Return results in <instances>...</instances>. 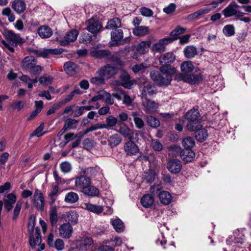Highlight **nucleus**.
I'll use <instances>...</instances> for the list:
<instances>
[{"label": "nucleus", "instance_id": "obj_1", "mask_svg": "<svg viewBox=\"0 0 251 251\" xmlns=\"http://www.w3.org/2000/svg\"><path fill=\"white\" fill-rule=\"evenodd\" d=\"M176 71V68L170 65H163L159 70L151 71L150 75L151 79L159 86L168 85L172 79L171 74L175 73Z\"/></svg>", "mask_w": 251, "mask_h": 251}, {"label": "nucleus", "instance_id": "obj_2", "mask_svg": "<svg viewBox=\"0 0 251 251\" xmlns=\"http://www.w3.org/2000/svg\"><path fill=\"white\" fill-rule=\"evenodd\" d=\"M3 34L7 41L11 45L4 40H2L1 43L10 52H13L14 51V49L12 46H17L18 44H22L25 42V39L21 37L18 34H16L11 30H5Z\"/></svg>", "mask_w": 251, "mask_h": 251}, {"label": "nucleus", "instance_id": "obj_3", "mask_svg": "<svg viewBox=\"0 0 251 251\" xmlns=\"http://www.w3.org/2000/svg\"><path fill=\"white\" fill-rule=\"evenodd\" d=\"M199 117L200 113L197 109H191L186 113L185 115V119L187 122L186 128L189 131H194L201 127V122L199 119Z\"/></svg>", "mask_w": 251, "mask_h": 251}, {"label": "nucleus", "instance_id": "obj_4", "mask_svg": "<svg viewBox=\"0 0 251 251\" xmlns=\"http://www.w3.org/2000/svg\"><path fill=\"white\" fill-rule=\"evenodd\" d=\"M34 221L30 220L28 223V231L30 233L29 244L32 247L41 243V237L40 229L36 227L34 231Z\"/></svg>", "mask_w": 251, "mask_h": 251}, {"label": "nucleus", "instance_id": "obj_5", "mask_svg": "<svg viewBox=\"0 0 251 251\" xmlns=\"http://www.w3.org/2000/svg\"><path fill=\"white\" fill-rule=\"evenodd\" d=\"M172 42V39L164 38L154 43L151 47V50L153 53H162L166 50L167 45Z\"/></svg>", "mask_w": 251, "mask_h": 251}, {"label": "nucleus", "instance_id": "obj_6", "mask_svg": "<svg viewBox=\"0 0 251 251\" xmlns=\"http://www.w3.org/2000/svg\"><path fill=\"white\" fill-rule=\"evenodd\" d=\"M33 204L34 207L40 211H43L45 206V198L42 192L36 189L33 196Z\"/></svg>", "mask_w": 251, "mask_h": 251}, {"label": "nucleus", "instance_id": "obj_7", "mask_svg": "<svg viewBox=\"0 0 251 251\" xmlns=\"http://www.w3.org/2000/svg\"><path fill=\"white\" fill-rule=\"evenodd\" d=\"M75 186L76 189L81 192L88 185L91 184V179L83 174L80 175L75 178Z\"/></svg>", "mask_w": 251, "mask_h": 251}, {"label": "nucleus", "instance_id": "obj_8", "mask_svg": "<svg viewBox=\"0 0 251 251\" xmlns=\"http://www.w3.org/2000/svg\"><path fill=\"white\" fill-rule=\"evenodd\" d=\"M93 244L94 242L92 238L88 237H81L76 242V248L82 251H86L90 249Z\"/></svg>", "mask_w": 251, "mask_h": 251}, {"label": "nucleus", "instance_id": "obj_9", "mask_svg": "<svg viewBox=\"0 0 251 251\" xmlns=\"http://www.w3.org/2000/svg\"><path fill=\"white\" fill-rule=\"evenodd\" d=\"M47 244L51 248H54L57 251H62L64 248L63 241L59 238L54 240V236L52 233H50L47 238Z\"/></svg>", "mask_w": 251, "mask_h": 251}, {"label": "nucleus", "instance_id": "obj_10", "mask_svg": "<svg viewBox=\"0 0 251 251\" xmlns=\"http://www.w3.org/2000/svg\"><path fill=\"white\" fill-rule=\"evenodd\" d=\"M153 36H149L146 40L142 41L137 46L136 50L140 54H144L147 53L151 44Z\"/></svg>", "mask_w": 251, "mask_h": 251}, {"label": "nucleus", "instance_id": "obj_11", "mask_svg": "<svg viewBox=\"0 0 251 251\" xmlns=\"http://www.w3.org/2000/svg\"><path fill=\"white\" fill-rule=\"evenodd\" d=\"M142 99V104L146 113H149L154 112L158 107V103L155 101L149 100L147 98Z\"/></svg>", "mask_w": 251, "mask_h": 251}, {"label": "nucleus", "instance_id": "obj_12", "mask_svg": "<svg viewBox=\"0 0 251 251\" xmlns=\"http://www.w3.org/2000/svg\"><path fill=\"white\" fill-rule=\"evenodd\" d=\"M73 229V227L70 224H63L58 228L59 236L63 238L69 239L72 236Z\"/></svg>", "mask_w": 251, "mask_h": 251}, {"label": "nucleus", "instance_id": "obj_13", "mask_svg": "<svg viewBox=\"0 0 251 251\" xmlns=\"http://www.w3.org/2000/svg\"><path fill=\"white\" fill-rule=\"evenodd\" d=\"M124 150L126 154L128 155H135L139 151L138 147L132 140H129L125 143Z\"/></svg>", "mask_w": 251, "mask_h": 251}, {"label": "nucleus", "instance_id": "obj_14", "mask_svg": "<svg viewBox=\"0 0 251 251\" xmlns=\"http://www.w3.org/2000/svg\"><path fill=\"white\" fill-rule=\"evenodd\" d=\"M222 13L226 18L231 17L233 16H235L237 18H240L243 17L244 15V13L237 9H235L230 3L222 11Z\"/></svg>", "mask_w": 251, "mask_h": 251}, {"label": "nucleus", "instance_id": "obj_15", "mask_svg": "<svg viewBox=\"0 0 251 251\" xmlns=\"http://www.w3.org/2000/svg\"><path fill=\"white\" fill-rule=\"evenodd\" d=\"M116 73L117 70L115 67L106 65L100 69L99 74L101 76L108 79L115 75Z\"/></svg>", "mask_w": 251, "mask_h": 251}, {"label": "nucleus", "instance_id": "obj_16", "mask_svg": "<svg viewBox=\"0 0 251 251\" xmlns=\"http://www.w3.org/2000/svg\"><path fill=\"white\" fill-rule=\"evenodd\" d=\"M167 169L173 174L178 173L182 169L181 163L178 159H171L167 163Z\"/></svg>", "mask_w": 251, "mask_h": 251}, {"label": "nucleus", "instance_id": "obj_17", "mask_svg": "<svg viewBox=\"0 0 251 251\" xmlns=\"http://www.w3.org/2000/svg\"><path fill=\"white\" fill-rule=\"evenodd\" d=\"M78 35V31L76 29H73L67 32L65 37L64 40L60 41V44L61 46H66L71 42L75 41Z\"/></svg>", "mask_w": 251, "mask_h": 251}, {"label": "nucleus", "instance_id": "obj_18", "mask_svg": "<svg viewBox=\"0 0 251 251\" xmlns=\"http://www.w3.org/2000/svg\"><path fill=\"white\" fill-rule=\"evenodd\" d=\"M86 24L87 25V30L92 33H97L102 27L99 22L94 18L88 20L86 22Z\"/></svg>", "mask_w": 251, "mask_h": 251}, {"label": "nucleus", "instance_id": "obj_19", "mask_svg": "<svg viewBox=\"0 0 251 251\" xmlns=\"http://www.w3.org/2000/svg\"><path fill=\"white\" fill-rule=\"evenodd\" d=\"M176 59V55L172 52H168L160 55L159 61L163 65H170L173 63Z\"/></svg>", "mask_w": 251, "mask_h": 251}, {"label": "nucleus", "instance_id": "obj_20", "mask_svg": "<svg viewBox=\"0 0 251 251\" xmlns=\"http://www.w3.org/2000/svg\"><path fill=\"white\" fill-rule=\"evenodd\" d=\"M181 79L190 84H195L202 79V76L201 75H180Z\"/></svg>", "mask_w": 251, "mask_h": 251}, {"label": "nucleus", "instance_id": "obj_21", "mask_svg": "<svg viewBox=\"0 0 251 251\" xmlns=\"http://www.w3.org/2000/svg\"><path fill=\"white\" fill-rule=\"evenodd\" d=\"M156 87L150 84L145 85L142 89V98H147L148 96H151L157 93Z\"/></svg>", "mask_w": 251, "mask_h": 251}, {"label": "nucleus", "instance_id": "obj_22", "mask_svg": "<svg viewBox=\"0 0 251 251\" xmlns=\"http://www.w3.org/2000/svg\"><path fill=\"white\" fill-rule=\"evenodd\" d=\"M12 8L18 14L23 13L26 9V4L23 0H14L12 3Z\"/></svg>", "mask_w": 251, "mask_h": 251}, {"label": "nucleus", "instance_id": "obj_23", "mask_svg": "<svg viewBox=\"0 0 251 251\" xmlns=\"http://www.w3.org/2000/svg\"><path fill=\"white\" fill-rule=\"evenodd\" d=\"M35 64H36V61L33 56L25 57L22 62V68L28 71Z\"/></svg>", "mask_w": 251, "mask_h": 251}, {"label": "nucleus", "instance_id": "obj_24", "mask_svg": "<svg viewBox=\"0 0 251 251\" xmlns=\"http://www.w3.org/2000/svg\"><path fill=\"white\" fill-rule=\"evenodd\" d=\"M211 11L209 8L204 7L201 8L199 10L189 15L187 17V19L189 20H193L199 19L200 17L208 13Z\"/></svg>", "mask_w": 251, "mask_h": 251}, {"label": "nucleus", "instance_id": "obj_25", "mask_svg": "<svg viewBox=\"0 0 251 251\" xmlns=\"http://www.w3.org/2000/svg\"><path fill=\"white\" fill-rule=\"evenodd\" d=\"M81 192L85 196L91 197H98L100 195L99 189L90 184Z\"/></svg>", "mask_w": 251, "mask_h": 251}, {"label": "nucleus", "instance_id": "obj_26", "mask_svg": "<svg viewBox=\"0 0 251 251\" xmlns=\"http://www.w3.org/2000/svg\"><path fill=\"white\" fill-rule=\"evenodd\" d=\"M39 36L42 38H48L52 35V29L47 25L40 26L37 30Z\"/></svg>", "mask_w": 251, "mask_h": 251}, {"label": "nucleus", "instance_id": "obj_27", "mask_svg": "<svg viewBox=\"0 0 251 251\" xmlns=\"http://www.w3.org/2000/svg\"><path fill=\"white\" fill-rule=\"evenodd\" d=\"M78 215L74 210H70L67 212L64 217L65 220L68 222L67 224L75 225L77 223Z\"/></svg>", "mask_w": 251, "mask_h": 251}, {"label": "nucleus", "instance_id": "obj_28", "mask_svg": "<svg viewBox=\"0 0 251 251\" xmlns=\"http://www.w3.org/2000/svg\"><path fill=\"white\" fill-rule=\"evenodd\" d=\"M16 201V197L13 193H10L8 194L6 198L3 200V203L4 206L8 211L11 210L12 208V205Z\"/></svg>", "mask_w": 251, "mask_h": 251}, {"label": "nucleus", "instance_id": "obj_29", "mask_svg": "<svg viewBox=\"0 0 251 251\" xmlns=\"http://www.w3.org/2000/svg\"><path fill=\"white\" fill-rule=\"evenodd\" d=\"M150 28L147 26H137L133 29V34L139 37L145 36L150 33Z\"/></svg>", "mask_w": 251, "mask_h": 251}, {"label": "nucleus", "instance_id": "obj_30", "mask_svg": "<svg viewBox=\"0 0 251 251\" xmlns=\"http://www.w3.org/2000/svg\"><path fill=\"white\" fill-rule=\"evenodd\" d=\"M120 78L122 81L121 85L125 88L129 89L132 85L130 81V76L126 71H122L120 75Z\"/></svg>", "mask_w": 251, "mask_h": 251}, {"label": "nucleus", "instance_id": "obj_31", "mask_svg": "<svg viewBox=\"0 0 251 251\" xmlns=\"http://www.w3.org/2000/svg\"><path fill=\"white\" fill-rule=\"evenodd\" d=\"M201 128V127L197 128L194 131H195V137L196 139L198 141L202 142L207 138L208 134L207 131L205 129Z\"/></svg>", "mask_w": 251, "mask_h": 251}, {"label": "nucleus", "instance_id": "obj_32", "mask_svg": "<svg viewBox=\"0 0 251 251\" xmlns=\"http://www.w3.org/2000/svg\"><path fill=\"white\" fill-rule=\"evenodd\" d=\"M118 132L124 137L129 140H132L134 137V132L126 125L120 127Z\"/></svg>", "mask_w": 251, "mask_h": 251}, {"label": "nucleus", "instance_id": "obj_33", "mask_svg": "<svg viewBox=\"0 0 251 251\" xmlns=\"http://www.w3.org/2000/svg\"><path fill=\"white\" fill-rule=\"evenodd\" d=\"M110 223L117 232H121L124 231L125 228L124 223L119 218L112 219Z\"/></svg>", "mask_w": 251, "mask_h": 251}, {"label": "nucleus", "instance_id": "obj_34", "mask_svg": "<svg viewBox=\"0 0 251 251\" xmlns=\"http://www.w3.org/2000/svg\"><path fill=\"white\" fill-rule=\"evenodd\" d=\"M84 205L85 209L96 214H100L103 210L102 206L93 204L89 202L85 203Z\"/></svg>", "mask_w": 251, "mask_h": 251}, {"label": "nucleus", "instance_id": "obj_35", "mask_svg": "<svg viewBox=\"0 0 251 251\" xmlns=\"http://www.w3.org/2000/svg\"><path fill=\"white\" fill-rule=\"evenodd\" d=\"M160 201L165 205L170 203L172 200V197L171 194L165 191L161 192L159 194Z\"/></svg>", "mask_w": 251, "mask_h": 251}, {"label": "nucleus", "instance_id": "obj_36", "mask_svg": "<svg viewBox=\"0 0 251 251\" xmlns=\"http://www.w3.org/2000/svg\"><path fill=\"white\" fill-rule=\"evenodd\" d=\"M183 52L186 58H192L197 55L198 50L195 46H189L184 49Z\"/></svg>", "mask_w": 251, "mask_h": 251}, {"label": "nucleus", "instance_id": "obj_37", "mask_svg": "<svg viewBox=\"0 0 251 251\" xmlns=\"http://www.w3.org/2000/svg\"><path fill=\"white\" fill-rule=\"evenodd\" d=\"M64 68L66 73L70 75H74L76 72L77 67L72 62H68L65 63Z\"/></svg>", "mask_w": 251, "mask_h": 251}, {"label": "nucleus", "instance_id": "obj_38", "mask_svg": "<svg viewBox=\"0 0 251 251\" xmlns=\"http://www.w3.org/2000/svg\"><path fill=\"white\" fill-rule=\"evenodd\" d=\"M141 203L145 208L151 207L154 202L152 196L150 194L145 195L141 199Z\"/></svg>", "mask_w": 251, "mask_h": 251}, {"label": "nucleus", "instance_id": "obj_39", "mask_svg": "<svg viewBox=\"0 0 251 251\" xmlns=\"http://www.w3.org/2000/svg\"><path fill=\"white\" fill-rule=\"evenodd\" d=\"M106 124H102L103 128L111 129L114 127L118 123V119L117 118L113 116H109L105 119Z\"/></svg>", "mask_w": 251, "mask_h": 251}, {"label": "nucleus", "instance_id": "obj_40", "mask_svg": "<svg viewBox=\"0 0 251 251\" xmlns=\"http://www.w3.org/2000/svg\"><path fill=\"white\" fill-rule=\"evenodd\" d=\"M57 210L56 206H52L49 211L50 221L51 225L53 226L58 221Z\"/></svg>", "mask_w": 251, "mask_h": 251}, {"label": "nucleus", "instance_id": "obj_41", "mask_svg": "<svg viewBox=\"0 0 251 251\" xmlns=\"http://www.w3.org/2000/svg\"><path fill=\"white\" fill-rule=\"evenodd\" d=\"M121 26V22L119 18H114L108 21L105 28L108 29H116Z\"/></svg>", "mask_w": 251, "mask_h": 251}, {"label": "nucleus", "instance_id": "obj_42", "mask_svg": "<svg viewBox=\"0 0 251 251\" xmlns=\"http://www.w3.org/2000/svg\"><path fill=\"white\" fill-rule=\"evenodd\" d=\"M182 145L186 150H191L195 145V141L193 137H187L182 141Z\"/></svg>", "mask_w": 251, "mask_h": 251}, {"label": "nucleus", "instance_id": "obj_43", "mask_svg": "<svg viewBox=\"0 0 251 251\" xmlns=\"http://www.w3.org/2000/svg\"><path fill=\"white\" fill-rule=\"evenodd\" d=\"M131 115L133 117V121L135 126L138 129H142L145 126L143 120L139 117V113L137 111L132 112Z\"/></svg>", "mask_w": 251, "mask_h": 251}, {"label": "nucleus", "instance_id": "obj_44", "mask_svg": "<svg viewBox=\"0 0 251 251\" xmlns=\"http://www.w3.org/2000/svg\"><path fill=\"white\" fill-rule=\"evenodd\" d=\"M78 199L79 197L77 193L71 192L66 195L64 201L67 203L72 204L77 202Z\"/></svg>", "mask_w": 251, "mask_h": 251}, {"label": "nucleus", "instance_id": "obj_45", "mask_svg": "<svg viewBox=\"0 0 251 251\" xmlns=\"http://www.w3.org/2000/svg\"><path fill=\"white\" fill-rule=\"evenodd\" d=\"M181 156L186 162H191L195 157V153L192 150H186L181 152Z\"/></svg>", "mask_w": 251, "mask_h": 251}, {"label": "nucleus", "instance_id": "obj_46", "mask_svg": "<svg viewBox=\"0 0 251 251\" xmlns=\"http://www.w3.org/2000/svg\"><path fill=\"white\" fill-rule=\"evenodd\" d=\"M155 173L152 170L145 172L143 175V180L147 183L152 182L155 178Z\"/></svg>", "mask_w": 251, "mask_h": 251}, {"label": "nucleus", "instance_id": "obj_47", "mask_svg": "<svg viewBox=\"0 0 251 251\" xmlns=\"http://www.w3.org/2000/svg\"><path fill=\"white\" fill-rule=\"evenodd\" d=\"M186 31V29L181 27L178 26H177L174 30H173L170 34V37H168L172 39V42L178 38L179 35L183 33Z\"/></svg>", "mask_w": 251, "mask_h": 251}, {"label": "nucleus", "instance_id": "obj_48", "mask_svg": "<svg viewBox=\"0 0 251 251\" xmlns=\"http://www.w3.org/2000/svg\"><path fill=\"white\" fill-rule=\"evenodd\" d=\"M223 33L226 37H230L235 33V29L234 25H227L223 28Z\"/></svg>", "mask_w": 251, "mask_h": 251}, {"label": "nucleus", "instance_id": "obj_49", "mask_svg": "<svg viewBox=\"0 0 251 251\" xmlns=\"http://www.w3.org/2000/svg\"><path fill=\"white\" fill-rule=\"evenodd\" d=\"M123 36V32L121 29H116L111 33V38L114 42L120 41Z\"/></svg>", "mask_w": 251, "mask_h": 251}, {"label": "nucleus", "instance_id": "obj_50", "mask_svg": "<svg viewBox=\"0 0 251 251\" xmlns=\"http://www.w3.org/2000/svg\"><path fill=\"white\" fill-rule=\"evenodd\" d=\"M180 68L182 72L184 73H190L194 70V67L191 61H186L181 64Z\"/></svg>", "mask_w": 251, "mask_h": 251}, {"label": "nucleus", "instance_id": "obj_51", "mask_svg": "<svg viewBox=\"0 0 251 251\" xmlns=\"http://www.w3.org/2000/svg\"><path fill=\"white\" fill-rule=\"evenodd\" d=\"M109 54L108 50H95L91 52V54L97 58L107 57Z\"/></svg>", "mask_w": 251, "mask_h": 251}, {"label": "nucleus", "instance_id": "obj_52", "mask_svg": "<svg viewBox=\"0 0 251 251\" xmlns=\"http://www.w3.org/2000/svg\"><path fill=\"white\" fill-rule=\"evenodd\" d=\"M109 144L111 147L118 146L122 141L121 137L117 134L111 135L108 140Z\"/></svg>", "mask_w": 251, "mask_h": 251}, {"label": "nucleus", "instance_id": "obj_53", "mask_svg": "<svg viewBox=\"0 0 251 251\" xmlns=\"http://www.w3.org/2000/svg\"><path fill=\"white\" fill-rule=\"evenodd\" d=\"M53 79V78L52 76L46 74L41 76L39 78V81L41 84L48 86L52 83Z\"/></svg>", "mask_w": 251, "mask_h": 251}, {"label": "nucleus", "instance_id": "obj_54", "mask_svg": "<svg viewBox=\"0 0 251 251\" xmlns=\"http://www.w3.org/2000/svg\"><path fill=\"white\" fill-rule=\"evenodd\" d=\"M78 122V121L75 119H68L65 122L64 125V128L66 129L67 130L71 129H75L76 127V124Z\"/></svg>", "mask_w": 251, "mask_h": 251}, {"label": "nucleus", "instance_id": "obj_55", "mask_svg": "<svg viewBox=\"0 0 251 251\" xmlns=\"http://www.w3.org/2000/svg\"><path fill=\"white\" fill-rule=\"evenodd\" d=\"M23 202L22 201H18L16 204V206L14 209L13 214L12 216V219L16 220L20 214Z\"/></svg>", "mask_w": 251, "mask_h": 251}, {"label": "nucleus", "instance_id": "obj_56", "mask_svg": "<svg viewBox=\"0 0 251 251\" xmlns=\"http://www.w3.org/2000/svg\"><path fill=\"white\" fill-rule=\"evenodd\" d=\"M148 124L151 127L155 128L160 126L159 120L152 116H149L147 119Z\"/></svg>", "mask_w": 251, "mask_h": 251}, {"label": "nucleus", "instance_id": "obj_57", "mask_svg": "<svg viewBox=\"0 0 251 251\" xmlns=\"http://www.w3.org/2000/svg\"><path fill=\"white\" fill-rule=\"evenodd\" d=\"M2 14L4 16H6L8 18V21L10 22H13L15 20V17L14 14L12 13L11 10L9 7H6L4 8L2 12Z\"/></svg>", "mask_w": 251, "mask_h": 251}, {"label": "nucleus", "instance_id": "obj_58", "mask_svg": "<svg viewBox=\"0 0 251 251\" xmlns=\"http://www.w3.org/2000/svg\"><path fill=\"white\" fill-rule=\"evenodd\" d=\"M26 103L25 100L16 101L12 103L11 106L13 109L19 111L25 107Z\"/></svg>", "mask_w": 251, "mask_h": 251}, {"label": "nucleus", "instance_id": "obj_59", "mask_svg": "<svg viewBox=\"0 0 251 251\" xmlns=\"http://www.w3.org/2000/svg\"><path fill=\"white\" fill-rule=\"evenodd\" d=\"M97 173L96 169L92 167H89L87 168H83L81 169L80 174H83L84 175L92 176H95Z\"/></svg>", "mask_w": 251, "mask_h": 251}, {"label": "nucleus", "instance_id": "obj_60", "mask_svg": "<svg viewBox=\"0 0 251 251\" xmlns=\"http://www.w3.org/2000/svg\"><path fill=\"white\" fill-rule=\"evenodd\" d=\"M58 186L57 185L53 186L51 192L49 194V197L50 198L51 203H53L55 201L56 196L58 194Z\"/></svg>", "mask_w": 251, "mask_h": 251}, {"label": "nucleus", "instance_id": "obj_61", "mask_svg": "<svg viewBox=\"0 0 251 251\" xmlns=\"http://www.w3.org/2000/svg\"><path fill=\"white\" fill-rule=\"evenodd\" d=\"M44 127V123H41L36 130L31 134H30V137H32L34 136H36L37 137L42 136L45 133L43 132Z\"/></svg>", "mask_w": 251, "mask_h": 251}, {"label": "nucleus", "instance_id": "obj_62", "mask_svg": "<svg viewBox=\"0 0 251 251\" xmlns=\"http://www.w3.org/2000/svg\"><path fill=\"white\" fill-rule=\"evenodd\" d=\"M148 67V66L146 64L141 63L134 65L132 68V70L135 73H137L140 72H144Z\"/></svg>", "mask_w": 251, "mask_h": 251}, {"label": "nucleus", "instance_id": "obj_63", "mask_svg": "<svg viewBox=\"0 0 251 251\" xmlns=\"http://www.w3.org/2000/svg\"><path fill=\"white\" fill-rule=\"evenodd\" d=\"M60 167L61 171L65 173H69L72 169L71 164L67 161L61 163Z\"/></svg>", "mask_w": 251, "mask_h": 251}, {"label": "nucleus", "instance_id": "obj_64", "mask_svg": "<svg viewBox=\"0 0 251 251\" xmlns=\"http://www.w3.org/2000/svg\"><path fill=\"white\" fill-rule=\"evenodd\" d=\"M80 42L83 44H87L92 41V36L88 33H83L80 38Z\"/></svg>", "mask_w": 251, "mask_h": 251}]
</instances>
